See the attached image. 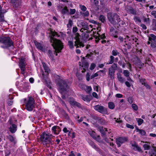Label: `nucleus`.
Wrapping results in <instances>:
<instances>
[{"label": "nucleus", "instance_id": "1", "mask_svg": "<svg viewBox=\"0 0 156 156\" xmlns=\"http://www.w3.org/2000/svg\"><path fill=\"white\" fill-rule=\"evenodd\" d=\"M51 42L52 45L55 50V53L56 55H57V53L61 52V51L63 48V46L62 43L59 40L57 39L54 37H57L58 34L57 32L51 30Z\"/></svg>", "mask_w": 156, "mask_h": 156}, {"label": "nucleus", "instance_id": "2", "mask_svg": "<svg viewBox=\"0 0 156 156\" xmlns=\"http://www.w3.org/2000/svg\"><path fill=\"white\" fill-rule=\"evenodd\" d=\"M53 136L51 134L50 135L49 133L44 132L41 135V139L43 144L46 147H49L52 144V142L51 137Z\"/></svg>", "mask_w": 156, "mask_h": 156}, {"label": "nucleus", "instance_id": "3", "mask_svg": "<svg viewBox=\"0 0 156 156\" xmlns=\"http://www.w3.org/2000/svg\"><path fill=\"white\" fill-rule=\"evenodd\" d=\"M13 45V42L10 37L2 36L0 37V46L2 48H6Z\"/></svg>", "mask_w": 156, "mask_h": 156}, {"label": "nucleus", "instance_id": "4", "mask_svg": "<svg viewBox=\"0 0 156 156\" xmlns=\"http://www.w3.org/2000/svg\"><path fill=\"white\" fill-rule=\"evenodd\" d=\"M24 102L26 105L27 109L29 111H31L34 107L35 101L32 97H29L24 99Z\"/></svg>", "mask_w": 156, "mask_h": 156}, {"label": "nucleus", "instance_id": "5", "mask_svg": "<svg viewBox=\"0 0 156 156\" xmlns=\"http://www.w3.org/2000/svg\"><path fill=\"white\" fill-rule=\"evenodd\" d=\"M108 16L109 21L113 24L118 23L120 21L119 16L116 14L108 13Z\"/></svg>", "mask_w": 156, "mask_h": 156}, {"label": "nucleus", "instance_id": "6", "mask_svg": "<svg viewBox=\"0 0 156 156\" xmlns=\"http://www.w3.org/2000/svg\"><path fill=\"white\" fill-rule=\"evenodd\" d=\"M77 26L80 27H82V28L80 30L81 32H83V30L90 31V28H91L93 27L92 25H88L87 23L82 20H79L77 22Z\"/></svg>", "mask_w": 156, "mask_h": 156}, {"label": "nucleus", "instance_id": "7", "mask_svg": "<svg viewBox=\"0 0 156 156\" xmlns=\"http://www.w3.org/2000/svg\"><path fill=\"white\" fill-rule=\"evenodd\" d=\"M95 28H92L90 30V32L93 31V33L94 37L95 38V41L96 42H98L99 41V40L101 39H104L105 37V34H103L102 35H100V34L98 33V32L96 33Z\"/></svg>", "mask_w": 156, "mask_h": 156}, {"label": "nucleus", "instance_id": "8", "mask_svg": "<svg viewBox=\"0 0 156 156\" xmlns=\"http://www.w3.org/2000/svg\"><path fill=\"white\" fill-rule=\"evenodd\" d=\"M80 36L79 34L78 33H76L75 34L74 38L75 40V46L76 47V48L83 47L84 46L83 44L80 41Z\"/></svg>", "mask_w": 156, "mask_h": 156}, {"label": "nucleus", "instance_id": "9", "mask_svg": "<svg viewBox=\"0 0 156 156\" xmlns=\"http://www.w3.org/2000/svg\"><path fill=\"white\" fill-rule=\"evenodd\" d=\"M117 68L116 64L114 63L112 65L111 67L109 68L108 75L111 79H113L114 77V74L115 70Z\"/></svg>", "mask_w": 156, "mask_h": 156}, {"label": "nucleus", "instance_id": "10", "mask_svg": "<svg viewBox=\"0 0 156 156\" xmlns=\"http://www.w3.org/2000/svg\"><path fill=\"white\" fill-rule=\"evenodd\" d=\"M27 63L24 58H22L20 59L19 66L21 69V73L22 74H24L25 73V67Z\"/></svg>", "mask_w": 156, "mask_h": 156}, {"label": "nucleus", "instance_id": "11", "mask_svg": "<svg viewBox=\"0 0 156 156\" xmlns=\"http://www.w3.org/2000/svg\"><path fill=\"white\" fill-rule=\"evenodd\" d=\"M94 108L96 110L101 113L106 114L108 113L106 109L102 106L96 105L94 106Z\"/></svg>", "mask_w": 156, "mask_h": 156}, {"label": "nucleus", "instance_id": "12", "mask_svg": "<svg viewBox=\"0 0 156 156\" xmlns=\"http://www.w3.org/2000/svg\"><path fill=\"white\" fill-rule=\"evenodd\" d=\"M8 124L12 125L9 127L10 131L12 133H15L17 130V127L15 125L12 124V119H10L8 121Z\"/></svg>", "mask_w": 156, "mask_h": 156}, {"label": "nucleus", "instance_id": "13", "mask_svg": "<svg viewBox=\"0 0 156 156\" xmlns=\"http://www.w3.org/2000/svg\"><path fill=\"white\" fill-rule=\"evenodd\" d=\"M58 85L60 87V89L63 91L66 90V88L68 86L66 81L62 80H61L60 83H59Z\"/></svg>", "mask_w": 156, "mask_h": 156}, {"label": "nucleus", "instance_id": "14", "mask_svg": "<svg viewBox=\"0 0 156 156\" xmlns=\"http://www.w3.org/2000/svg\"><path fill=\"white\" fill-rule=\"evenodd\" d=\"M127 140V138L126 137H120L116 139V142L118 147L120 146L121 144Z\"/></svg>", "mask_w": 156, "mask_h": 156}, {"label": "nucleus", "instance_id": "15", "mask_svg": "<svg viewBox=\"0 0 156 156\" xmlns=\"http://www.w3.org/2000/svg\"><path fill=\"white\" fill-rule=\"evenodd\" d=\"M69 102L70 105L73 107H78L80 108L81 107L80 104L74 100L73 98H70L69 99Z\"/></svg>", "mask_w": 156, "mask_h": 156}, {"label": "nucleus", "instance_id": "16", "mask_svg": "<svg viewBox=\"0 0 156 156\" xmlns=\"http://www.w3.org/2000/svg\"><path fill=\"white\" fill-rule=\"evenodd\" d=\"M58 9L61 11V12L63 14H68L69 13V10L67 8V7L65 6L62 10L61 9L62 8V6L61 5H59L58 6Z\"/></svg>", "mask_w": 156, "mask_h": 156}, {"label": "nucleus", "instance_id": "17", "mask_svg": "<svg viewBox=\"0 0 156 156\" xmlns=\"http://www.w3.org/2000/svg\"><path fill=\"white\" fill-rule=\"evenodd\" d=\"M80 87L84 89L87 93H89L91 90L92 88L90 86H88L84 84H80Z\"/></svg>", "mask_w": 156, "mask_h": 156}, {"label": "nucleus", "instance_id": "18", "mask_svg": "<svg viewBox=\"0 0 156 156\" xmlns=\"http://www.w3.org/2000/svg\"><path fill=\"white\" fill-rule=\"evenodd\" d=\"M110 34L115 37L117 38L118 35V31L115 30L113 27H111L110 30Z\"/></svg>", "mask_w": 156, "mask_h": 156}, {"label": "nucleus", "instance_id": "19", "mask_svg": "<svg viewBox=\"0 0 156 156\" xmlns=\"http://www.w3.org/2000/svg\"><path fill=\"white\" fill-rule=\"evenodd\" d=\"M20 89L22 91H27L29 90L28 84L27 83H25L23 85L20 87Z\"/></svg>", "mask_w": 156, "mask_h": 156}, {"label": "nucleus", "instance_id": "20", "mask_svg": "<svg viewBox=\"0 0 156 156\" xmlns=\"http://www.w3.org/2000/svg\"><path fill=\"white\" fill-rule=\"evenodd\" d=\"M148 37L149 41L147 43L148 44H150L151 42L156 41V36L154 34H151Z\"/></svg>", "mask_w": 156, "mask_h": 156}, {"label": "nucleus", "instance_id": "21", "mask_svg": "<svg viewBox=\"0 0 156 156\" xmlns=\"http://www.w3.org/2000/svg\"><path fill=\"white\" fill-rule=\"evenodd\" d=\"M88 31H87L83 33L82 34V37L83 39V40L86 41L88 40H90V38L88 39V37L89 36Z\"/></svg>", "mask_w": 156, "mask_h": 156}, {"label": "nucleus", "instance_id": "22", "mask_svg": "<svg viewBox=\"0 0 156 156\" xmlns=\"http://www.w3.org/2000/svg\"><path fill=\"white\" fill-rule=\"evenodd\" d=\"M88 66V64L86 62H83L82 63L81 69H83L82 72L83 73L85 72L86 70L87 69Z\"/></svg>", "mask_w": 156, "mask_h": 156}, {"label": "nucleus", "instance_id": "23", "mask_svg": "<svg viewBox=\"0 0 156 156\" xmlns=\"http://www.w3.org/2000/svg\"><path fill=\"white\" fill-rule=\"evenodd\" d=\"M6 12V10H2L0 6V22H2L4 21L3 13Z\"/></svg>", "mask_w": 156, "mask_h": 156}, {"label": "nucleus", "instance_id": "24", "mask_svg": "<svg viewBox=\"0 0 156 156\" xmlns=\"http://www.w3.org/2000/svg\"><path fill=\"white\" fill-rule=\"evenodd\" d=\"M132 145L133 147L134 150L142 152V151L140 147H139L135 143L134 144H132Z\"/></svg>", "mask_w": 156, "mask_h": 156}, {"label": "nucleus", "instance_id": "25", "mask_svg": "<svg viewBox=\"0 0 156 156\" xmlns=\"http://www.w3.org/2000/svg\"><path fill=\"white\" fill-rule=\"evenodd\" d=\"M11 2L12 3L13 6L16 8L20 5V0H11Z\"/></svg>", "mask_w": 156, "mask_h": 156}, {"label": "nucleus", "instance_id": "26", "mask_svg": "<svg viewBox=\"0 0 156 156\" xmlns=\"http://www.w3.org/2000/svg\"><path fill=\"white\" fill-rule=\"evenodd\" d=\"M34 43L37 48L39 49H40V50L42 51L43 50V46L41 43L38 42L36 41H34Z\"/></svg>", "mask_w": 156, "mask_h": 156}, {"label": "nucleus", "instance_id": "27", "mask_svg": "<svg viewBox=\"0 0 156 156\" xmlns=\"http://www.w3.org/2000/svg\"><path fill=\"white\" fill-rule=\"evenodd\" d=\"M117 77L120 83H123L124 82V79L122 76L121 75L120 73H117Z\"/></svg>", "mask_w": 156, "mask_h": 156}, {"label": "nucleus", "instance_id": "28", "mask_svg": "<svg viewBox=\"0 0 156 156\" xmlns=\"http://www.w3.org/2000/svg\"><path fill=\"white\" fill-rule=\"evenodd\" d=\"M68 45L71 49L73 48H74L73 41V38L70 39V40H69L68 42Z\"/></svg>", "mask_w": 156, "mask_h": 156}, {"label": "nucleus", "instance_id": "29", "mask_svg": "<svg viewBox=\"0 0 156 156\" xmlns=\"http://www.w3.org/2000/svg\"><path fill=\"white\" fill-rule=\"evenodd\" d=\"M143 147L145 150H149L150 148V143L148 142H146L145 144L143 145Z\"/></svg>", "mask_w": 156, "mask_h": 156}, {"label": "nucleus", "instance_id": "30", "mask_svg": "<svg viewBox=\"0 0 156 156\" xmlns=\"http://www.w3.org/2000/svg\"><path fill=\"white\" fill-rule=\"evenodd\" d=\"M133 62L134 64L137 66L141 65L140 60L137 58H135Z\"/></svg>", "mask_w": 156, "mask_h": 156}, {"label": "nucleus", "instance_id": "31", "mask_svg": "<svg viewBox=\"0 0 156 156\" xmlns=\"http://www.w3.org/2000/svg\"><path fill=\"white\" fill-rule=\"evenodd\" d=\"M57 126H54L52 127V133H53L55 134L58 135L59 133L57 132Z\"/></svg>", "mask_w": 156, "mask_h": 156}, {"label": "nucleus", "instance_id": "32", "mask_svg": "<svg viewBox=\"0 0 156 156\" xmlns=\"http://www.w3.org/2000/svg\"><path fill=\"white\" fill-rule=\"evenodd\" d=\"M127 12L129 13L132 14L134 15L136 14V12L135 10L131 7H129V9L127 10Z\"/></svg>", "mask_w": 156, "mask_h": 156}, {"label": "nucleus", "instance_id": "33", "mask_svg": "<svg viewBox=\"0 0 156 156\" xmlns=\"http://www.w3.org/2000/svg\"><path fill=\"white\" fill-rule=\"evenodd\" d=\"M42 65L45 70V72L47 73H48L50 72V70L46 66V64L44 62H42Z\"/></svg>", "mask_w": 156, "mask_h": 156}, {"label": "nucleus", "instance_id": "34", "mask_svg": "<svg viewBox=\"0 0 156 156\" xmlns=\"http://www.w3.org/2000/svg\"><path fill=\"white\" fill-rule=\"evenodd\" d=\"M108 107L111 109H113L115 108V105L113 102H109L108 103Z\"/></svg>", "mask_w": 156, "mask_h": 156}, {"label": "nucleus", "instance_id": "35", "mask_svg": "<svg viewBox=\"0 0 156 156\" xmlns=\"http://www.w3.org/2000/svg\"><path fill=\"white\" fill-rule=\"evenodd\" d=\"M8 139L9 141L12 143L15 144L16 143V141L14 137L11 135H9L8 136Z\"/></svg>", "mask_w": 156, "mask_h": 156}, {"label": "nucleus", "instance_id": "36", "mask_svg": "<svg viewBox=\"0 0 156 156\" xmlns=\"http://www.w3.org/2000/svg\"><path fill=\"white\" fill-rule=\"evenodd\" d=\"M137 132H139L143 136L145 135L146 134L145 131L143 129H137Z\"/></svg>", "mask_w": 156, "mask_h": 156}, {"label": "nucleus", "instance_id": "37", "mask_svg": "<svg viewBox=\"0 0 156 156\" xmlns=\"http://www.w3.org/2000/svg\"><path fill=\"white\" fill-rule=\"evenodd\" d=\"M80 14L83 17H87L89 15V13L88 11L85 12H80Z\"/></svg>", "mask_w": 156, "mask_h": 156}, {"label": "nucleus", "instance_id": "38", "mask_svg": "<svg viewBox=\"0 0 156 156\" xmlns=\"http://www.w3.org/2000/svg\"><path fill=\"white\" fill-rule=\"evenodd\" d=\"M82 99L84 101H90V99L89 98L87 95H84L82 97Z\"/></svg>", "mask_w": 156, "mask_h": 156}, {"label": "nucleus", "instance_id": "39", "mask_svg": "<svg viewBox=\"0 0 156 156\" xmlns=\"http://www.w3.org/2000/svg\"><path fill=\"white\" fill-rule=\"evenodd\" d=\"M132 107L133 109L135 111H137L138 109V106L135 104H133L132 105Z\"/></svg>", "mask_w": 156, "mask_h": 156}, {"label": "nucleus", "instance_id": "40", "mask_svg": "<svg viewBox=\"0 0 156 156\" xmlns=\"http://www.w3.org/2000/svg\"><path fill=\"white\" fill-rule=\"evenodd\" d=\"M143 21L144 23H149L150 22V20L149 18H146L144 17H143Z\"/></svg>", "mask_w": 156, "mask_h": 156}, {"label": "nucleus", "instance_id": "41", "mask_svg": "<svg viewBox=\"0 0 156 156\" xmlns=\"http://www.w3.org/2000/svg\"><path fill=\"white\" fill-rule=\"evenodd\" d=\"M124 75L126 77H128L129 75V72L127 70H124L123 72Z\"/></svg>", "mask_w": 156, "mask_h": 156}, {"label": "nucleus", "instance_id": "42", "mask_svg": "<svg viewBox=\"0 0 156 156\" xmlns=\"http://www.w3.org/2000/svg\"><path fill=\"white\" fill-rule=\"evenodd\" d=\"M136 120L137 122L138 125H140L144 122L143 120L140 118H136Z\"/></svg>", "mask_w": 156, "mask_h": 156}, {"label": "nucleus", "instance_id": "43", "mask_svg": "<svg viewBox=\"0 0 156 156\" xmlns=\"http://www.w3.org/2000/svg\"><path fill=\"white\" fill-rule=\"evenodd\" d=\"M89 144L93 148L95 149L96 150H98V148L95 146V145L94 144L93 142L92 141H90Z\"/></svg>", "mask_w": 156, "mask_h": 156}, {"label": "nucleus", "instance_id": "44", "mask_svg": "<svg viewBox=\"0 0 156 156\" xmlns=\"http://www.w3.org/2000/svg\"><path fill=\"white\" fill-rule=\"evenodd\" d=\"M89 144L93 148L95 149L96 150H98V148L95 146V145L94 144L93 142L92 141H90Z\"/></svg>", "mask_w": 156, "mask_h": 156}, {"label": "nucleus", "instance_id": "45", "mask_svg": "<svg viewBox=\"0 0 156 156\" xmlns=\"http://www.w3.org/2000/svg\"><path fill=\"white\" fill-rule=\"evenodd\" d=\"M134 20L136 23H139L141 22V20L140 18L137 16L134 17Z\"/></svg>", "mask_w": 156, "mask_h": 156}, {"label": "nucleus", "instance_id": "46", "mask_svg": "<svg viewBox=\"0 0 156 156\" xmlns=\"http://www.w3.org/2000/svg\"><path fill=\"white\" fill-rule=\"evenodd\" d=\"M99 19L102 22H104L105 21V18L104 16L101 15L99 16Z\"/></svg>", "mask_w": 156, "mask_h": 156}, {"label": "nucleus", "instance_id": "47", "mask_svg": "<svg viewBox=\"0 0 156 156\" xmlns=\"http://www.w3.org/2000/svg\"><path fill=\"white\" fill-rule=\"evenodd\" d=\"M88 133L92 137L94 138H95V132L92 131H90L88 132Z\"/></svg>", "mask_w": 156, "mask_h": 156}, {"label": "nucleus", "instance_id": "48", "mask_svg": "<svg viewBox=\"0 0 156 156\" xmlns=\"http://www.w3.org/2000/svg\"><path fill=\"white\" fill-rule=\"evenodd\" d=\"M73 24V21L70 19L69 20L68 24H67V26L68 28H71Z\"/></svg>", "mask_w": 156, "mask_h": 156}, {"label": "nucleus", "instance_id": "49", "mask_svg": "<svg viewBox=\"0 0 156 156\" xmlns=\"http://www.w3.org/2000/svg\"><path fill=\"white\" fill-rule=\"evenodd\" d=\"M151 46L152 48L156 47V41H153L151 42Z\"/></svg>", "mask_w": 156, "mask_h": 156}, {"label": "nucleus", "instance_id": "50", "mask_svg": "<svg viewBox=\"0 0 156 156\" xmlns=\"http://www.w3.org/2000/svg\"><path fill=\"white\" fill-rule=\"evenodd\" d=\"M80 8L83 11H85L87 9L86 7L83 5H80Z\"/></svg>", "mask_w": 156, "mask_h": 156}, {"label": "nucleus", "instance_id": "51", "mask_svg": "<svg viewBox=\"0 0 156 156\" xmlns=\"http://www.w3.org/2000/svg\"><path fill=\"white\" fill-rule=\"evenodd\" d=\"M118 54V52L116 50H113L112 51V54L114 56H116Z\"/></svg>", "mask_w": 156, "mask_h": 156}, {"label": "nucleus", "instance_id": "52", "mask_svg": "<svg viewBox=\"0 0 156 156\" xmlns=\"http://www.w3.org/2000/svg\"><path fill=\"white\" fill-rule=\"evenodd\" d=\"M133 99L132 97H129L128 98V101L130 104L132 103L133 102Z\"/></svg>", "mask_w": 156, "mask_h": 156}, {"label": "nucleus", "instance_id": "53", "mask_svg": "<svg viewBox=\"0 0 156 156\" xmlns=\"http://www.w3.org/2000/svg\"><path fill=\"white\" fill-rule=\"evenodd\" d=\"M151 15L154 16V17L156 18V11L155 10L152 11L151 13Z\"/></svg>", "mask_w": 156, "mask_h": 156}, {"label": "nucleus", "instance_id": "54", "mask_svg": "<svg viewBox=\"0 0 156 156\" xmlns=\"http://www.w3.org/2000/svg\"><path fill=\"white\" fill-rule=\"evenodd\" d=\"M70 14L71 15L74 14L76 10L74 9H70Z\"/></svg>", "mask_w": 156, "mask_h": 156}, {"label": "nucleus", "instance_id": "55", "mask_svg": "<svg viewBox=\"0 0 156 156\" xmlns=\"http://www.w3.org/2000/svg\"><path fill=\"white\" fill-rule=\"evenodd\" d=\"M140 83L142 85H144L147 83L145 81V80L144 79H141L140 80Z\"/></svg>", "mask_w": 156, "mask_h": 156}, {"label": "nucleus", "instance_id": "56", "mask_svg": "<svg viewBox=\"0 0 156 156\" xmlns=\"http://www.w3.org/2000/svg\"><path fill=\"white\" fill-rule=\"evenodd\" d=\"M114 119H115V122L117 123H120L122 122V121L121 120H120V119H116V118H114Z\"/></svg>", "mask_w": 156, "mask_h": 156}, {"label": "nucleus", "instance_id": "57", "mask_svg": "<svg viewBox=\"0 0 156 156\" xmlns=\"http://www.w3.org/2000/svg\"><path fill=\"white\" fill-rule=\"evenodd\" d=\"M78 30L77 28L76 27H74L73 28L72 31L74 33H76Z\"/></svg>", "mask_w": 156, "mask_h": 156}, {"label": "nucleus", "instance_id": "58", "mask_svg": "<svg viewBox=\"0 0 156 156\" xmlns=\"http://www.w3.org/2000/svg\"><path fill=\"white\" fill-rule=\"evenodd\" d=\"M126 126L127 128L131 129H133L134 128V126H133L128 124H126Z\"/></svg>", "mask_w": 156, "mask_h": 156}, {"label": "nucleus", "instance_id": "59", "mask_svg": "<svg viewBox=\"0 0 156 156\" xmlns=\"http://www.w3.org/2000/svg\"><path fill=\"white\" fill-rule=\"evenodd\" d=\"M96 66L95 64L94 63H92L90 66V69L91 70L93 69Z\"/></svg>", "mask_w": 156, "mask_h": 156}, {"label": "nucleus", "instance_id": "60", "mask_svg": "<svg viewBox=\"0 0 156 156\" xmlns=\"http://www.w3.org/2000/svg\"><path fill=\"white\" fill-rule=\"evenodd\" d=\"M115 97L117 98H122L123 97V95L120 94H117L115 95Z\"/></svg>", "mask_w": 156, "mask_h": 156}, {"label": "nucleus", "instance_id": "61", "mask_svg": "<svg viewBox=\"0 0 156 156\" xmlns=\"http://www.w3.org/2000/svg\"><path fill=\"white\" fill-rule=\"evenodd\" d=\"M90 75L88 73H87L86 75V80L87 81H89L90 80Z\"/></svg>", "mask_w": 156, "mask_h": 156}, {"label": "nucleus", "instance_id": "62", "mask_svg": "<svg viewBox=\"0 0 156 156\" xmlns=\"http://www.w3.org/2000/svg\"><path fill=\"white\" fill-rule=\"evenodd\" d=\"M92 95L95 98H98V95L95 92H93L92 93Z\"/></svg>", "mask_w": 156, "mask_h": 156}, {"label": "nucleus", "instance_id": "63", "mask_svg": "<svg viewBox=\"0 0 156 156\" xmlns=\"http://www.w3.org/2000/svg\"><path fill=\"white\" fill-rule=\"evenodd\" d=\"M63 132L65 133H67L69 132V130L67 129V128L66 127H64L63 129Z\"/></svg>", "mask_w": 156, "mask_h": 156}, {"label": "nucleus", "instance_id": "64", "mask_svg": "<svg viewBox=\"0 0 156 156\" xmlns=\"http://www.w3.org/2000/svg\"><path fill=\"white\" fill-rule=\"evenodd\" d=\"M147 89H150L151 88V87L148 84L146 83L144 85Z\"/></svg>", "mask_w": 156, "mask_h": 156}]
</instances>
